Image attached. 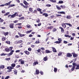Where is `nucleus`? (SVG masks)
<instances>
[{
    "instance_id": "393cba45",
    "label": "nucleus",
    "mask_w": 79,
    "mask_h": 79,
    "mask_svg": "<svg viewBox=\"0 0 79 79\" xmlns=\"http://www.w3.org/2000/svg\"><path fill=\"white\" fill-rule=\"evenodd\" d=\"M20 63L22 64H24V61L23 60H21L20 62Z\"/></svg>"
},
{
    "instance_id": "49530a36",
    "label": "nucleus",
    "mask_w": 79,
    "mask_h": 79,
    "mask_svg": "<svg viewBox=\"0 0 79 79\" xmlns=\"http://www.w3.org/2000/svg\"><path fill=\"white\" fill-rule=\"evenodd\" d=\"M47 6H48L49 7H50V6H51V5H50L49 4H47L46 5Z\"/></svg>"
},
{
    "instance_id": "37998d69",
    "label": "nucleus",
    "mask_w": 79,
    "mask_h": 79,
    "mask_svg": "<svg viewBox=\"0 0 79 79\" xmlns=\"http://www.w3.org/2000/svg\"><path fill=\"white\" fill-rule=\"evenodd\" d=\"M6 55V54H4L3 53L1 54V56H5Z\"/></svg>"
},
{
    "instance_id": "864d4df0",
    "label": "nucleus",
    "mask_w": 79,
    "mask_h": 79,
    "mask_svg": "<svg viewBox=\"0 0 79 79\" xmlns=\"http://www.w3.org/2000/svg\"><path fill=\"white\" fill-rule=\"evenodd\" d=\"M22 45H23V44H21L19 46V47H23V46H22Z\"/></svg>"
},
{
    "instance_id": "dca6fc26",
    "label": "nucleus",
    "mask_w": 79,
    "mask_h": 79,
    "mask_svg": "<svg viewBox=\"0 0 79 79\" xmlns=\"http://www.w3.org/2000/svg\"><path fill=\"white\" fill-rule=\"evenodd\" d=\"M24 53H26V54H27V55H29V52L27 51H24Z\"/></svg>"
},
{
    "instance_id": "2eb2a0df",
    "label": "nucleus",
    "mask_w": 79,
    "mask_h": 79,
    "mask_svg": "<svg viewBox=\"0 0 79 79\" xmlns=\"http://www.w3.org/2000/svg\"><path fill=\"white\" fill-rule=\"evenodd\" d=\"M36 64H38V62L36 61L34 62L33 64V66H35Z\"/></svg>"
},
{
    "instance_id": "39448f33",
    "label": "nucleus",
    "mask_w": 79,
    "mask_h": 79,
    "mask_svg": "<svg viewBox=\"0 0 79 79\" xmlns=\"http://www.w3.org/2000/svg\"><path fill=\"white\" fill-rule=\"evenodd\" d=\"M66 56L67 57H71V56H72V55L71 54L68 53L67 54Z\"/></svg>"
},
{
    "instance_id": "ea45409f",
    "label": "nucleus",
    "mask_w": 79,
    "mask_h": 79,
    "mask_svg": "<svg viewBox=\"0 0 79 79\" xmlns=\"http://www.w3.org/2000/svg\"><path fill=\"white\" fill-rule=\"evenodd\" d=\"M60 14H65V12L64 11H61L60 12Z\"/></svg>"
},
{
    "instance_id": "c756f323",
    "label": "nucleus",
    "mask_w": 79,
    "mask_h": 79,
    "mask_svg": "<svg viewBox=\"0 0 79 79\" xmlns=\"http://www.w3.org/2000/svg\"><path fill=\"white\" fill-rule=\"evenodd\" d=\"M15 15L14 14L11 15L10 18H15Z\"/></svg>"
},
{
    "instance_id": "7c9ffc66",
    "label": "nucleus",
    "mask_w": 79,
    "mask_h": 79,
    "mask_svg": "<svg viewBox=\"0 0 79 79\" xmlns=\"http://www.w3.org/2000/svg\"><path fill=\"white\" fill-rule=\"evenodd\" d=\"M17 73H18V72L17 71H16V70H14V73L16 75H17Z\"/></svg>"
},
{
    "instance_id": "3c124183",
    "label": "nucleus",
    "mask_w": 79,
    "mask_h": 79,
    "mask_svg": "<svg viewBox=\"0 0 79 79\" xmlns=\"http://www.w3.org/2000/svg\"><path fill=\"white\" fill-rule=\"evenodd\" d=\"M64 37H69V35H64Z\"/></svg>"
},
{
    "instance_id": "b1692460",
    "label": "nucleus",
    "mask_w": 79,
    "mask_h": 79,
    "mask_svg": "<svg viewBox=\"0 0 79 79\" xmlns=\"http://www.w3.org/2000/svg\"><path fill=\"white\" fill-rule=\"evenodd\" d=\"M6 44H9V45H10V41H7L6 42Z\"/></svg>"
},
{
    "instance_id": "f03ea898",
    "label": "nucleus",
    "mask_w": 79,
    "mask_h": 79,
    "mask_svg": "<svg viewBox=\"0 0 79 79\" xmlns=\"http://www.w3.org/2000/svg\"><path fill=\"white\" fill-rule=\"evenodd\" d=\"M73 67L72 68V71H73L74 69V68H76V64L73 63Z\"/></svg>"
},
{
    "instance_id": "a19ab883",
    "label": "nucleus",
    "mask_w": 79,
    "mask_h": 79,
    "mask_svg": "<svg viewBox=\"0 0 79 79\" xmlns=\"http://www.w3.org/2000/svg\"><path fill=\"white\" fill-rule=\"evenodd\" d=\"M6 39L4 37H3L2 38V40L3 41H4V40H6Z\"/></svg>"
},
{
    "instance_id": "c85d7f7f",
    "label": "nucleus",
    "mask_w": 79,
    "mask_h": 79,
    "mask_svg": "<svg viewBox=\"0 0 79 79\" xmlns=\"http://www.w3.org/2000/svg\"><path fill=\"white\" fill-rule=\"evenodd\" d=\"M67 19H71V17L69 15H67L66 16Z\"/></svg>"
},
{
    "instance_id": "09e8293b",
    "label": "nucleus",
    "mask_w": 79,
    "mask_h": 79,
    "mask_svg": "<svg viewBox=\"0 0 79 79\" xmlns=\"http://www.w3.org/2000/svg\"><path fill=\"white\" fill-rule=\"evenodd\" d=\"M23 7H24V8H28V7H29V6H23Z\"/></svg>"
},
{
    "instance_id": "603ef678",
    "label": "nucleus",
    "mask_w": 79,
    "mask_h": 79,
    "mask_svg": "<svg viewBox=\"0 0 79 79\" xmlns=\"http://www.w3.org/2000/svg\"><path fill=\"white\" fill-rule=\"evenodd\" d=\"M24 19V17H22L19 19H20V20H21L22 19Z\"/></svg>"
},
{
    "instance_id": "e2e57ef3",
    "label": "nucleus",
    "mask_w": 79,
    "mask_h": 79,
    "mask_svg": "<svg viewBox=\"0 0 79 79\" xmlns=\"http://www.w3.org/2000/svg\"><path fill=\"white\" fill-rule=\"evenodd\" d=\"M30 31H26L27 34H29V33H30Z\"/></svg>"
},
{
    "instance_id": "a211bd4d",
    "label": "nucleus",
    "mask_w": 79,
    "mask_h": 79,
    "mask_svg": "<svg viewBox=\"0 0 79 79\" xmlns=\"http://www.w3.org/2000/svg\"><path fill=\"white\" fill-rule=\"evenodd\" d=\"M76 66H77V67L75 69H79V64L77 65L76 64Z\"/></svg>"
},
{
    "instance_id": "8fccbe9b",
    "label": "nucleus",
    "mask_w": 79,
    "mask_h": 79,
    "mask_svg": "<svg viewBox=\"0 0 79 79\" xmlns=\"http://www.w3.org/2000/svg\"><path fill=\"white\" fill-rule=\"evenodd\" d=\"M40 49L42 50H45V48H44L41 47L40 48Z\"/></svg>"
},
{
    "instance_id": "6e6552de",
    "label": "nucleus",
    "mask_w": 79,
    "mask_h": 79,
    "mask_svg": "<svg viewBox=\"0 0 79 79\" xmlns=\"http://www.w3.org/2000/svg\"><path fill=\"white\" fill-rule=\"evenodd\" d=\"M63 27H64V28H65V27H66V26L65 24V23H62V25Z\"/></svg>"
},
{
    "instance_id": "bf43d9fd",
    "label": "nucleus",
    "mask_w": 79,
    "mask_h": 79,
    "mask_svg": "<svg viewBox=\"0 0 79 79\" xmlns=\"http://www.w3.org/2000/svg\"><path fill=\"white\" fill-rule=\"evenodd\" d=\"M15 5L14 4H12L10 6V7H13V6H15Z\"/></svg>"
},
{
    "instance_id": "680f3d73",
    "label": "nucleus",
    "mask_w": 79,
    "mask_h": 79,
    "mask_svg": "<svg viewBox=\"0 0 79 79\" xmlns=\"http://www.w3.org/2000/svg\"><path fill=\"white\" fill-rule=\"evenodd\" d=\"M29 10L30 11H32V8H30L29 9Z\"/></svg>"
},
{
    "instance_id": "72a5a7b5",
    "label": "nucleus",
    "mask_w": 79,
    "mask_h": 79,
    "mask_svg": "<svg viewBox=\"0 0 79 79\" xmlns=\"http://www.w3.org/2000/svg\"><path fill=\"white\" fill-rule=\"evenodd\" d=\"M5 50L6 52H9L10 49L8 48H6L5 49Z\"/></svg>"
},
{
    "instance_id": "774afa93",
    "label": "nucleus",
    "mask_w": 79,
    "mask_h": 79,
    "mask_svg": "<svg viewBox=\"0 0 79 79\" xmlns=\"http://www.w3.org/2000/svg\"><path fill=\"white\" fill-rule=\"evenodd\" d=\"M56 15L57 17H58V16H61V15Z\"/></svg>"
},
{
    "instance_id": "473e14b6",
    "label": "nucleus",
    "mask_w": 79,
    "mask_h": 79,
    "mask_svg": "<svg viewBox=\"0 0 79 79\" xmlns=\"http://www.w3.org/2000/svg\"><path fill=\"white\" fill-rule=\"evenodd\" d=\"M27 28H30V27H31V25L29 24H27Z\"/></svg>"
},
{
    "instance_id": "1a4fd4ad",
    "label": "nucleus",
    "mask_w": 79,
    "mask_h": 79,
    "mask_svg": "<svg viewBox=\"0 0 79 79\" xmlns=\"http://www.w3.org/2000/svg\"><path fill=\"white\" fill-rule=\"evenodd\" d=\"M56 8H57L58 10H60L61 9V8L60 7L58 6V5H56Z\"/></svg>"
},
{
    "instance_id": "5701e85b",
    "label": "nucleus",
    "mask_w": 79,
    "mask_h": 79,
    "mask_svg": "<svg viewBox=\"0 0 79 79\" xmlns=\"http://www.w3.org/2000/svg\"><path fill=\"white\" fill-rule=\"evenodd\" d=\"M56 30H57V29L56 28H53L52 30L53 32H55L56 31Z\"/></svg>"
},
{
    "instance_id": "a18cd8bd",
    "label": "nucleus",
    "mask_w": 79,
    "mask_h": 79,
    "mask_svg": "<svg viewBox=\"0 0 79 79\" xmlns=\"http://www.w3.org/2000/svg\"><path fill=\"white\" fill-rule=\"evenodd\" d=\"M16 53H19V52H20V50H17L15 51Z\"/></svg>"
},
{
    "instance_id": "cd10ccee",
    "label": "nucleus",
    "mask_w": 79,
    "mask_h": 79,
    "mask_svg": "<svg viewBox=\"0 0 79 79\" xmlns=\"http://www.w3.org/2000/svg\"><path fill=\"white\" fill-rule=\"evenodd\" d=\"M4 66L3 65H1L0 66V69H3L4 68Z\"/></svg>"
},
{
    "instance_id": "423d86ee",
    "label": "nucleus",
    "mask_w": 79,
    "mask_h": 79,
    "mask_svg": "<svg viewBox=\"0 0 79 79\" xmlns=\"http://www.w3.org/2000/svg\"><path fill=\"white\" fill-rule=\"evenodd\" d=\"M52 51L53 52H54V53L56 52V49L54 47H52Z\"/></svg>"
},
{
    "instance_id": "4d7b16f0",
    "label": "nucleus",
    "mask_w": 79,
    "mask_h": 79,
    "mask_svg": "<svg viewBox=\"0 0 79 79\" xmlns=\"http://www.w3.org/2000/svg\"><path fill=\"white\" fill-rule=\"evenodd\" d=\"M2 13H5L6 12H5V10H2Z\"/></svg>"
},
{
    "instance_id": "9d476101",
    "label": "nucleus",
    "mask_w": 79,
    "mask_h": 79,
    "mask_svg": "<svg viewBox=\"0 0 79 79\" xmlns=\"http://www.w3.org/2000/svg\"><path fill=\"white\" fill-rule=\"evenodd\" d=\"M43 16H45V17H48V15L47 14V13H44L43 14Z\"/></svg>"
},
{
    "instance_id": "0e129e2a",
    "label": "nucleus",
    "mask_w": 79,
    "mask_h": 79,
    "mask_svg": "<svg viewBox=\"0 0 79 79\" xmlns=\"http://www.w3.org/2000/svg\"><path fill=\"white\" fill-rule=\"evenodd\" d=\"M31 50L32 49L31 48H28V50H29V51H31Z\"/></svg>"
},
{
    "instance_id": "13d9d810",
    "label": "nucleus",
    "mask_w": 79,
    "mask_h": 79,
    "mask_svg": "<svg viewBox=\"0 0 79 79\" xmlns=\"http://www.w3.org/2000/svg\"><path fill=\"white\" fill-rule=\"evenodd\" d=\"M37 51L38 52L40 53V49H38L37 50Z\"/></svg>"
},
{
    "instance_id": "4c0bfd02",
    "label": "nucleus",
    "mask_w": 79,
    "mask_h": 79,
    "mask_svg": "<svg viewBox=\"0 0 79 79\" xmlns=\"http://www.w3.org/2000/svg\"><path fill=\"white\" fill-rule=\"evenodd\" d=\"M54 43H56V44H60V42L58 41H56L54 42Z\"/></svg>"
},
{
    "instance_id": "f3484780",
    "label": "nucleus",
    "mask_w": 79,
    "mask_h": 79,
    "mask_svg": "<svg viewBox=\"0 0 79 79\" xmlns=\"http://www.w3.org/2000/svg\"><path fill=\"white\" fill-rule=\"evenodd\" d=\"M23 3H24V4H25V5H29V4L26 1H24L23 2Z\"/></svg>"
},
{
    "instance_id": "e433bc0d",
    "label": "nucleus",
    "mask_w": 79,
    "mask_h": 79,
    "mask_svg": "<svg viewBox=\"0 0 79 79\" xmlns=\"http://www.w3.org/2000/svg\"><path fill=\"white\" fill-rule=\"evenodd\" d=\"M53 26H52L51 27H48V29H52V28H53Z\"/></svg>"
},
{
    "instance_id": "9b49d317",
    "label": "nucleus",
    "mask_w": 79,
    "mask_h": 79,
    "mask_svg": "<svg viewBox=\"0 0 79 79\" xmlns=\"http://www.w3.org/2000/svg\"><path fill=\"white\" fill-rule=\"evenodd\" d=\"M11 1H10V2H9L8 3H6L5 4V5L6 6H7V5H10V4L11 3Z\"/></svg>"
},
{
    "instance_id": "ddd939ff",
    "label": "nucleus",
    "mask_w": 79,
    "mask_h": 79,
    "mask_svg": "<svg viewBox=\"0 0 79 79\" xmlns=\"http://www.w3.org/2000/svg\"><path fill=\"white\" fill-rule=\"evenodd\" d=\"M73 57H74V58L77 57V54H75V53H73Z\"/></svg>"
},
{
    "instance_id": "5fc2aeb1",
    "label": "nucleus",
    "mask_w": 79,
    "mask_h": 79,
    "mask_svg": "<svg viewBox=\"0 0 79 79\" xmlns=\"http://www.w3.org/2000/svg\"><path fill=\"white\" fill-rule=\"evenodd\" d=\"M42 24V23H38V26H41V25Z\"/></svg>"
},
{
    "instance_id": "bb28decb",
    "label": "nucleus",
    "mask_w": 79,
    "mask_h": 79,
    "mask_svg": "<svg viewBox=\"0 0 79 79\" xmlns=\"http://www.w3.org/2000/svg\"><path fill=\"white\" fill-rule=\"evenodd\" d=\"M9 14H10V12H7L6 14H4V16H7V15H9Z\"/></svg>"
},
{
    "instance_id": "f8f14e48",
    "label": "nucleus",
    "mask_w": 79,
    "mask_h": 79,
    "mask_svg": "<svg viewBox=\"0 0 79 79\" xmlns=\"http://www.w3.org/2000/svg\"><path fill=\"white\" fill-rule=\"evenodd\" d=\"M36 74H39L40 73V72H39V71L38 69L36 70Z\"/></svg>"
},
{
    "instance_id": "c9c22d12",
    "label": "nucleus",
    "mask_w": 79,
    "mask_h": 79,
    "mask_svg": "<svg viewBox=\"0 0 79 79\" xmlns=\"http://www.w3.org/2000/svg\"><path fill=\"white\" fill-rule=\"evenodd\" d=\"M58 40H59V42H60V43H61V42L62 41V40H61V38L58 39Z\"/></svg>"
},
{
    "instance_id": "aec40b11",
    "label": "nucleus",
    "mask_w": 79,
    "mask_h": 79,
    "mask_svg": "<svg viewBox=\"0 0 79 79\" xmlns=\"http://www.w3.org/2000/svg\"><path fill=\"white\" fill-rule=\"evenodd\" d=\"M15 65H16V64H12L11 65L12 68H14V67H15Z\"/></svg>"
},
{
    "instance_id": "de8ad7c7",
    "label": "nucleus",
    "mask_w": 79,
    "mask_h": 79,
    "mask_svg": "<svg viewBox=\"0 0 79 79\" xmlns=\"http://www.w3.org/2000/svg\"><path fill=\"white\" fill-rule=\"evenodd\" d=\"M8 78H10V76H7L5 77V79H8Z\"/></svg>"
},
{
    "instance_id": "f704fd0d",
    "label": "nucleus",
    "mask_w": 79,
    "mask_h": 79,
    "mask_svg": "<svg viewBox=\"0 0 79 79\" xmlns=\"http://www.w3.org/2000/svg\"><path fill=\"white\" fill-rule=\"evenodd\" d=\"M35 43L36 44H39V43H40V42H39V40H37V41H36Z\"/></svg>"
},
{
    "instance_id": "f257e3e1",
    "label": "nucleus",
    "mask_w": 79,
    "mask_h": 79,
    "mask_svg": "<svg viewBox=\"0 0 79 79\" xmlns=\"http://www.w3.org/2000/svg\"><path fill=\"white\" fill-rule=\"evenodd\" d=\"M7 69H9L8 72H10V71H12V69H14V68L12 67H7Z\"/></svg>"
},
{
    "instance_id": "58836bf2",
    "label": "nucleus",
    "mask_w": 79,
    "mask_h": 79,
    "mask_svg": "<svg viewBox=\"0 0 79 79\" xmlns=\"http://www.w3.org/2000/svg\"><path fill=\"white\" fill-rule=\"evenodd\" d=\"M54 72H56V71H57V69L56 68H54Z\"/></svg>"
},
{
    "instance_id": "338daca9",
    "label": "nucleus",
    "mask_w": 79,
    "mask_h": 79,
    "mask_svg": "<svg viewBox=\"0 0 79 79\" xmlns=\"http://www.w3.org/2000/svg\"><path fill=\"white\" fill-rule=\"evenodd\" d=\"M24 34H21L20 35V37H23V36H24Z\"/></svg>"
},
{
    "instance_id": "6ab92c4d",
    "label": "nucleus",
    "mask_w": 79,
    "mask_h": 79,
    "mask_svg": "<svg viewBox=\"0 0 79 79\" xmlns=\"http://www.w3.org/2000/svg\"><path fill=\"white\" fill-rule=\"evenodd\" d=\"M51 52V51H49L48 50H46L45 51V53H50Z\"/></svg>"
},
{
    "instance_id": "0eeeda50",
    "label": "nucleus",
    "mask_w": 79,
    "mask_h": 79,
    "mask_svg": "<svg viewBox=\"0 0 79 79\" xmlns=\"http://www.w3.org/2000/svg\"><path fill=\"white\" fill-rule=\"evenodd\" d=\"M60 29H61V32H64V29L63 28H62L61 27H59Z\"/></svg>"
},
{
    "instance_id": "69168bd1",
    "label": "nucleus",
    "mask_w": 79,
    "mask_h": 79,
    "mask_svg": "<svg viewBox=\"0 0 79 79\" xmlns=\"http://www.w3.org/2000/svg\"><path fill=\"white\" fill-rule=\"evenodd\" d=\"M13 49V47H10L9 48V50H11Z\"/></svg>"
},
{
    "instance_id": "6e6d98bb",
    "label": "nucleus",
    "mask_w": 79,
    "mask_h": 79,
    "mask_svg": "<svg viewBox=\"0 0 79 79\" xmlns=\"http://www.w3.org/2000/svg\"><path fill=\"white\" fill-rule=\"evenodd\" d=\"M43 73H43V72H42V71H40V73L41 74V75H43Z\"/></svg>"
},
{
    "instance_id": "4be33fe9",
    "label": "nucleus",
    "mask_w": 79,
    "mask_h": 79,
    "mask_svg": "<svg viewBox=\"0 0 79 79\" xmlns=\"http://www.w3.org/2000/svg\"><path fill=\"white\" fill-rule=\"evenodd\" d=\"M62 53H63V52H60V53H58V56H61Z\"/></svg>"
},
{
    "instance_id": "c03bdc74",
    "label": "nucleus",
    "mask_w": 79,
    "mask_h": 79,
    "mask_svg": "<svg viewBox=\"0 0 79 79\" xmlns=\"http://www.w3.org/2000/svg\"><path fill=\"white\" fill-rule=\"evenodd\" d=\"M8 32H6L4 33L5 35H8Z\"/></svg>"
},
{
    "instance_id": "79ce46f5",
    "label": "nucleus",
    "mask_w": 79,
    "mask_h": 79,
    "mask_svg": "<svg viewBox=\"0 0 79 79\" xmlns=\"http://www.w3.org/2000/svg\"><path fill=\"white\" fill-rule=\"evenodd\" d=\"M37 11H41V9L39 8H38L37 9Z\"/></svg>"
},
{
    "instance_id": "a878e982",
    "label": "nucleus",
    "mask_w": 79,
    "mask_h": 79,
    "mask_svg": "<svg viewBox=\"0 0 79 79\" xmlns=\"http://www.w3.org/2000/svg\"><path fill=\"white\" fill-rule=\"evenodd\" d=\"M44 61H47V56H46L44 58Z\"/></svg>"
},
{
    "instance_id": "7ed1b4c3",
    "label": "nucleus",
    "mask_w": 79,
    "mask_h": 79,
    "mask_svg": "<svg viewBox=\"0 0 79 79\" xmlns=\"http://www.w3.org/2000/svg\"><path fill=\"white\" fill-rule=\"evenodd\" d=\"M13 52H14V50H12L11 52L7 54V56H10L11 55L13 54Z\"/></svg>"
},
{
    "instance_id": "2f4dec72",
    "label": "nucleus",
    "mask_w": 79,
    "mask_h": 79,
    "mask_svg": "<svg viewBox=\"0 0 79 79\" xmlns=\"http://www.w3.org/2000/svg\"><path fill=\"white\" fill-rule=\"evenodd\" d=\"M15 16H18V13L15 12L14 14Z\"/></svg>"
},
{
    "instance_id": "412c9836",
    "label": "nucleus",
    "mask_w": 79,
    "mask_h": 79,
    "mask_svg": "<svg viewBox=\"0 0 79 79\" xmlns=\"http://www.w3.org/2000/svg\"><path fill=\"white\" fill-rule=\"evenodd\" d=\"M63 3V1H59V2L57 3V4H58V3L61 4V3Z\"/></svg>"
},
{
    "instance_id": "20e7f679",
    "label": "nucleus",
    "mask_w": 79,
    "mask_h": 79,
    "mask_svg": "<svg viewBox=\"0 0 79 79\" xmlns=\"http://www.w3.org/2000/svg\"><path fill=\"white\" fill-rule=\"evenodd\" d=\"M14 24L13 23H10L9 25V27L10 28H11V29H13V25Z\"/></svg>"
},
{
    "instance_id": "4468645a",
    "label": "nucleus",
    "mask_w": 79,
    "mask_h": 79,
    "mask_svg": "<svg viewBox=\"0 0 79 79\" xmlns=\"http://www.w3.org/2000/svg\"><path fill=\"white\" fill-rule=\"evenodd\" d=\"M60 7H61V8L63 9V8H66V6L64 5V6L61 5L60 6Z\"/></svg>"
},
{
    "instance_id": "052dcab7",
    "label": "nucleus",
    "mask_w": 79,
    "mask_h": 79,
    "mask_svg": "<svg viewBox=\"0 0 79 79\" xmlns=\"http://www.w3.org/2000/svg\"><path fill=\"white\" fill-rule=\"evenodd\" d=\"M5 60H10V58H6Z\"/></svg>"
}]
</instances>
